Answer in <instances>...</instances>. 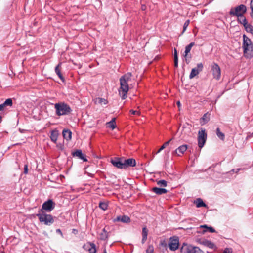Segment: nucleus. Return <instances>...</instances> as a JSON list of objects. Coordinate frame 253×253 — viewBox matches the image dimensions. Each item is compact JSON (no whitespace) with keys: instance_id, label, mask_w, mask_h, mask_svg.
<instances>
[{"instance_id":"49","label":"nucleus","mask_w":253,"mask_h":253,"mask_svg":"<svg viewBox=\"0 0 253 253\" xmlns=\"http://www.w3.org/2000/svg\"><path fill=\"white\" fill-rule=\"evenodd\" d=\"M141 8L142 10H145L146 9V6L145 5H142Z\"/></svg>"},{"instance_id":"13","label":"nucleus","mask_w":253,"mask_h":253,"mask_svg":"<svg viewBox=\"0 0 253 253\" xmlns=\"http://www.w3.org/2000/svg\"><path fill=\"white\" fill-rule=\"evenodd\" d=\"M83 249L88 251L89 253H96V248L94 243L88 242L83 246Z\"/></svg>"},{"instance_id":"50","label":"nucleus","mask_w":253,"mask_h":253,"mask_svg":"<svg viewBox=\"0 0 253 253\" xmlns=\"http://www.w3.org/2000/svg\"><path fill=\"white\" fill-rule=\"evenodd\" d=\"M177 105L178 106H180V102L179 101H177Z\"/></svg>"},{"instance_id":"40","label":"nucleus","mask_w":253,"mask_h":253,"mask_svg":"<svg viewBox=\"0 0 253 253\" xmlns=\"http://www.w3.org/2000/svg\"><path fill=\"white\" fill-rule=\"evenodd\" d=\"M129 112L130 113H131L132 114H133V115H138V116L140 115V112L139 111H135L133 110H130Z\"/></svg>"},{"instance_id":"3","label":"nucleus","mask_w":253,"mask_h":253,"mask_svg":"<svg viewBox=\"0 0 253 253\" xmlns=\"http://www.w3.org/2000/svg\"><path fill=\"white\" fill-rule=\"evenodd\" d=\"M56 114L58 116H65L71 113L72 110L71 107L64 102H60L54 104Z\"/></svg>"},{"instance_id":"44","label":"nucleus","mask_w":253,"mask_h":253,"mask_svg":"<svg viewBox=\"0 0 253 253\" xmlns=\"http://www.w3.org/2000/svg\"><path fill=\"white\" fill-rule=\"evenodd\" d=\"M251 9L252 10V13L253 15H251V16L253 17V0H252L251 1Z\"/></svg>"},{"instance_id":"19","label":"nucleus","mask_w":253,"mask_h":253,"mask_svg":"<svg viewBox=\"0 0 253 253\" xmlns=\"http://www.w3.org/2000/svg\"><path fill=\"white\" fill-rule=\"evenodd\" d=\"M187 149V145H182L178 147L174 151L175 153L177 156H180L183 154Z\"/></svg>"},{"instance_id":"37","label":"nucleus","mask_w":253,"mask_h":253,"mask_svg":"<svg viewBox=\"0 0 253 253\" xmlns=\"http://www.w3.org/2000/svg\"><path fill=\"white\" fill-rule=\"evenodd\" d=\"M193 253H205L204 251L201 250L199 247L194 246Z\"/></svg>"},{"instance_id":"23","label":"nucleus","mask_w":253,"mask_h":253,"mask_svg":"<svg viewBox=\"0 0 253 253\" xmlns=\"http://www.w3.org/2000/svg\"><path fill=\"white\" fill-rule=\"evenodd\" d=\"M62 134L64 139L67 140H70L72 138V132L67 129V130H63L62 132Z\"/></svg>"},{"instance_id":"47","label":"nucleus","mask_w":253,"mask_h":253,"mask_svg":"<svg viewBox=\"0 0 253 253\" xmlns=\"http://www.w3.org/2000/svg\"><path fill=\"white\" fill-rule=\"evenodd\" d=\"M195 45V42H191L189 44H188V45L189 46H190L191 48L192 47Z\"/></svg>"},{"instance_id":"39","label":"nucleus","mask_w":253,"mask_h":253,"mask_svg":"<svg viewBox=\"0 0 253 253\" xmlns=\"http://www.w3.org/2000/svg\"><path fill=\"white\" fill-rule=\"evenodd\" d=\"M189 23H190V20H187L185 22V23H184V25H183V32H184L186 30V29L187 27L188 26V25H189Z\"/></svg>"},{"instance_id":"12","label":"nucleus","mask_w":253,"mask_h":253,"mask_svg":"<svg viewBox=\"0 0 253 253\" xmlns=\"http://www.w3.org/2000/svg\"><path fill=\"white\" fill-rule=\"evenodd\" d=\"M203 68V65L202 63L197 64V67L193 68L189 75L190 79H192L197 75L200 72L202 71Z\"/></svg>"},{"instance_id":"16","label":"nucleus","mask_w":253,"mask_h":253,"mask_svg":"<svg viewBox=\"0 0 253 253\" xmlns=\"http://www.w3.org/2000/svg\"><path fill=\"white\" fill-rule=\"evenodd\" d=\"M114 222H121L123 223H129L130 222V218L127 215H120L113 219Z\"/></svg>"},{"instance_id":"43","label":"nucleus","mask_w":253,"mask_h":253,"mask_svg":"<svg viewBox=\"0 0 253 253\" xmlns=\"http://www.w3.org/2000/svg\"><path fill=\"white\" fill-rule=\"evenodd\" d=\"M28 166H27V165H25L24 168V173L25 174H27L28 173Z\"/></svg>"},{"instance_id":"32","label":"nucleus","mask_w":253,"mask_h":253,"mask_svg":"<svg viewBox=\"0 0 253 253\" xmlns=\"http://www.w3.org/2000/svg\"><path fill=\"white\" fill-rule=\"evenodd\" d=\"M201 228H205L207 229V231L211 233H214L215 232V229L212 227H208L206 225H201L200 226ZM207 230H204V232H206Z\"/></svg>"},{"instance_id":"28","label":"nucleus","mask_w":253,"mask_h":253,"mask_svg":"<svg viewBox=\"0 0 253 253\" xmlns=\"http://www.w3.org/2000/svg\"><path fill=\"white\" fill-rule=\"evenodd\" d=\"M58 136V132L56 130H52L51 132L50 139L54 142H56Z\"/></svg>"},{"instance_id":"20","label":"nucleus","mask_w":253,"mask_h":253,"mask_svg":"<svg viewBox=\"0 0 253 253\" xmlns=\"http://www.w3.org/2000/svg\"><path fill=\"white\" fill-rule=\"evenodd\" d=\"M12 99H7L3 103L0 104V111H3L6 106H12Z\"/></svg>"},{"instance_id":"24","label":"nucleus","mask_w":253,"mask_h":253,"mask_svg":"<svg viewBox=\"0 0 253 253\" xmlns=\"http://www.w3.org/2000/svg\"><path fill=\"white\" fill-rule=\"evenodd\" d=\"M194 203L196 205L197 208L207 207L206 204L203 202L202 199L200 198L196 199L194 201Z\"/></svg>"},{"instance_id":"9","label":"nucleus","mask_w":253,"mask_h":253,"mask_svg":"<svg viewBox=\"0 0 253 253\" xmlns=\"http://www.w3.org/2000/svg\"><path fill=\"white\" fill-rule=\"evenodd\" d=\"M55 203L51 199L48 200L47 201L44 202L42 205V209L40 211L42 212V210L46 211H51L55 208Z\"/></svg>"},{"instance_id":"10","label":"nucleus","mask_w":253,"mask_h":253,"mask_svg":"<svg viewBox=\"0 0 253 253\" xmlns=\"http://www.w3.org/2000/svg\"><path fill=\"white\" fill-rule=\"evenodd\" d=\"M110 162L114 167L118 169H124L123 158L115 157L111 160Z\"/></svg>"},{"instance_id":"26","label":"nucleus","mask_w":253,"mask_h":253,"mask_svg":"<svg viewBox=\"0 0 253 253\" xmlns=\"http://www.w3.org/2000/svg\"><path fill=\"white\" fill-rule=\"evenodd\" d=\"M237 18L238 22L240 24L243 25L244 28L249 24L246 18L244 16V15L242 16L238 17Z\"/></svg>"},{"instance_id":"7","label":"nucleus","mask_w":253,"mask_h":253,"mask_svg":"<svg viewBox=\"0 0 253 253\" xmlns=\"http://www.w3.org/2000/svg\"><path fill=\"white\" fill-rule=\"evenodd\" d=\"M207 135L206 133L205 130H201L199 131L198 132V146L200 148H202L207 140Z\"/></svg>"},{"instance_id":"34","label":"nucleus","mask_w":253,"mask_h":253,"mask_svg":"<svg viewBox=\"0 0 253 253\" xmlns=\"http://www.w3.org/2000/svg\"><path fill=\"white\" fill-rule=\"evenodd\" d=\"M157 184L161 187H166L167 186V182L165 180L157 181Z\"/></svg>"},{"instance_id":"33","label":"nucleus","mask_w":253,"mask_h":253,"mask_svg":"<svg viewBox=\"0 0 253 253\" xmlns=\"http://www.w3.org/2000/svg\"><path fill=\"white\" fill-rule=\"evenodd\" d=\"M99 207L104 211H105L108 208V204L106 202H100L99 204Z\"/></svg>"},{"instance_id":"45","label":"nucleus","mask_w":253,"mask_h":253,"mask_svg":"<svg viewBox=\"0 0 253 253\" xmlns=\"http://www.w3.org/2000/svg\"><path fill=\"white\" fill-rule=\"evenodd\" d=\"M56 232L57 233L59 234L62 237H63V234L61 230L60 229H56Z\"/></svg>"},{"instance_id":"6","label":"nucleus","mask_w":253,"mask_h":253,"mask_svg":"<svg viewBox=\"0 0 253 253\" xmlns=\"http://www.w3.org/2000/svg\"><path fill=\"white\" fill-rule=\"evenodd\" d=\"M211 72L213 78L219 80L221 77V69L219 65L216 63H213L211 65Z\"/></svg>"},{"instance_id":"5","label":"nucleus","mask_w":253,"mask_h":253,"mask_svg":"<svg viewBox=\"0 0 253 253\" xmlns=\"http://www.w3.org/2000/svg\"><path fill=\"white\" fill-rule=\"evenodd\" d=\"M247 12V7L244 4H240L235 7H232L229 11L230 15L232 16H242Z\"/></svg>"},{"instance_id":"54","label":"nucleus","mask_w":253,"mask_h":253,"mask_svg":"<svg viewBox=\"0 0 253 253\" xmlns=\"http://www.w3.org/2000/svg\"><path fill=\"white\" fill-rule=\"evenodd\" d=\"M252 135H253V133H252Z\"/></svg>"},{"instance_id":"18","label":"nucleus","mask_w":253,"mask_h":253,"mask_svg":"<svg viewBox=\"0 0 253 253\" xmlns=\"http://www.w3.org/2000/svg\"><path fill=\"white\" fill-rule=\"evenodd\" d=\"M73 156H76L79 159L82 160L84 162H87V159L86 158L85 156L84 155L81 150H77L76 151L72 153Z\"/></svg>"},{"instance_id":"8","label":"nucleus","mask_w":253,"mask_h":253,"mask_svg":"<svg viewBox=\"0 0 253 253\" xmlns=\"http://www.w3.org/2000/svg\"><path fill=\"white\" fill-rule=\"evenodd\" d=\"M169 249L174 251L176 250L179 247V238L177 236L170 237L168 244Z\"/></svg>"},{"instance_id":"30","label":"nucleus","mask_w":253,"mask_h":253,"mask_svg":"<svg viewBox=\"0 0 253 253\" xmlns=\"http://www.w3.org/2000/svg\"><path fill=\"white\" fill-rule=\"evenodd\" d=\"M172 139H170L166 142L164 143L163 145L160 147V148L156 152L155 154H157L165 149L170 143Z\"/></svg>"},{"instance_id":"42","label":"nucleus","mask_w":253,"mask_h":253,"mask_svg":"<svg viewBox=\"0 0 253 253\" xmlns=\"http://www.w3.org/2000/svg\"><path fill=\"white\" fill-rule=\"evenodd\" d=\"M174 67L177 68L178 66V59H174Z\"/></svg>"},{"instance_id":"35","label":"nucleus","mask_w":253,"mask_h":253,"mask_svg":"<svg viewBox=\"0 0 253 253\" xmlns=\"http://www.w3.org/2000/svg\"><path fill=\"white\" fill-rule=\"evenodd\" d=\"M245 29L248 32H250L253 35V26L252 25L249 24L245 27Z\"/></svg>"},{"instance_id":"17","label":"nucleus","mask_w":253,"mask_h":253,"mask_svg":"<svg viewBox=\"0 0 253 253\" xmlns=\"http://www.w3.org/2000/svg\"><path fill=\"white\" fill-rule=\"evenodd\" d=\"M62 63H59L55 67V72L57 75L59 77V78L60 79V80L63 82H65V78L61 74V65Z\"/></svg>"},{"instance_id":"29","label":"nucleus","mask_w":253,"mask_h":253,"mask_svg":"<svg viewBox=\"0 0 253 253\" xmlns=\"http://www.w3.org/2000/svg\"><path fill=\"white\" fill-rule=\"evenodd\" d=\"M142 243L143 244H144L147 240V235H148V230L146 227H144L142 228Z\"/></svg>"},{"instance_id":"25","label":"nucleus","mask_w":253,"mask_h":253,"mask_svg":"<svg viewBox=\"0 0 253 253\" xmlns=\"http://www.w3.org/2000/svg\"><path fill=\"white\" fill-rule=\"evenodd\" d=\"M109 233L106 230L105 228H103L102 232L99 234V238L101 240L105 241L108 238Z\"/></svg>"},{"instance_id":"48","label":"nucleus","mask_w":253,"mask_h":253,"mask_svg":"<svg viewBox=\"0 0 253 253\" xmlns=\"http://www.w3.org/2000/svg\"><path fill=\"white\" fill-rule=\"evenodd\" d=\"M77 232H78V231H77V230H76V229H73V230H72V232H73V233H75V234H76V233H77Z\"/></svg>"},{"instance_id":"2","label":"nucleus","mask_w":253,"mask_h":253,"mask_svg":"<svg viewBox=\"0 0 253 253\" xmlns=\"http://www.w3.org/2000/svg\"><path fill=\"white\" fill-rule=\"evenodd\" d=\"M243 42L242 47L246 57L251 58L253 56V43L246 35L243 36Z\"/></svg>"},{"instance_id":"36","label":"nucleus","mask_w":253,"mask_h":253,"mask_svg":"<svg viewBox=\"0 0 253 253\" xmlns=\"http://www.w3.org/2000/svg\"><path fill=\"white\" fill-rule=\"evenodd\" d=\"M191 49V48L188 45H187L186 47H185V52H184V57H186L188 53L190 52V50Z\"/></svg>"},{"instance_id":"21","label":"nucleus","mask_w":253,"mask_h":253,"mask_svg":"<svg viewBox=\"0 0 253 253\" xmlns=\"http://www.w3.org/2000/svg\"><path fill=\"white\" fill-rule=\"evenodd\" d=\"M211 114L209 112L205 113L202 117L200 119V123L203 125L208 123L210 120Z\"/></svg>"},{"instance_id":"52","label":"nucleus","mask_w":253,"mask_h":253,"mask_svg":"<svg viewBox=\"0 0 253 253\" xmlns=\"http://www.w3.org/2000/svg\"><path fill=\"white\" fill-rule=\"evenodd\" d=\"M103 253H107L106 250L105 249L104 250Z\"/></svg>"},{"instance_id":"11","label":"nucleus","mask_w":253,"mask_h":253,"mask_svg":"<svg viewBox=\"0 0 253 253\" xmlns=\"http://www.w3.org/2000/svg\"><path fill=\"white\" fill-rule=\"evenodd\" d=\"M198 242L203 246L207 247L214 250H216L217 249L216 245L213 243L209 240L200 239L198 240Z\"/></svg>"},{"instance_id":"31","label":"nucleus","mask_w":253,"mask_h":253,"mask_svg":"<svg viewBox=\"0 0 253 253\" xmlns=\"http://www.w3.org/2000/svg\"><path fill=\"white\" fill-rule=\"evenodd\" d=\"M216 135L221 140H223L224 139L225 135L224 133L220 131L218 127L216 129Z\"/></svg>"},{"instance_id":"41","label":"nucleus","mask_w":253,"mask_h":253,"mask_svg":"<svg viewBox=\"0 0 253 253\" xmlns=\"http://www.w3.org/2000/svg\"><path fill=\"white\" fill-rule=\"evenodd\" d=\"M224 253H232V249L230 248H226L224 250Z\"/></svg>"},{"instance_id":"51","label":"nucleus","mask_w":253,"mask_h":253,"mask_svg":"<svg viewBox=\"0 0 253 253\" xmlns=\"http://www.w3.org/2000/svg\"><path fill=\"white\" fill-rule=\"evenodd\" d=\"M2 121V117L1 116H0V123Z\"/></svg>"},{"instance_id":"53","label":"nucleus","mask_w":253,"mask_h":253,"mask_svg":"<svg viewBox=\"0 0 253 253\" xmlns=\"http://www.w3.org/2000/svg\"><path fill=\"white\" fill-rule=\"evenodd\" d=\"M186 62L187 63H189V62H188V61H187V60L186 59Z\"/></svg>"},{"instance_id":"15","label":"nucleus","mask_w":253,"mask_h":253,"mask_svg":"<svg viewBox=\"0 0 253 253\" xmlns=\"http://www.w3.org/2000/svg\"><path fill=\"white\" fill-rule=\"evenodd\" d=\"M124 169L128 167H133L136 165L135 160L133 158H129L128 159H125L123 158Z\"/></svg>"},{"instance_id":"4","label":"nucleus","mask_w":253,"mask_h":253,"mask_svg":"<svg viewBox=\"0 0 253 253\" xmlns=\"http://www.w3.org/2000/svg\"><path fill=\"white\" fill-rule=\"evenodd\" d=\"M36 216L38 217L40 222L43 223L46 225L50 226L54 222V218L51 214H46L43 211L41 212L39 211Z\"/></svg>"},{"instance_id":"22","label":"nucleus","mask_w":253,"mask_h":253,"mask_svg":"<svg viewBox=\"0 0 253 253\" xmlns=\"http://www.w3.org/2000/svg\"><path fill=\"white\" fill-rule=\"evenodd\" d=\"M152 191L158 195H162L167 193L168 190L165 188L154 187L152 189Z\"/></svg>"},{"instance_id":"27","label":"nucleus","mask_w":253,"mask_h":253,"mask_svg":"<svg viewBox=\"0 0 253 253\" xmlns=\"http://www.w3.org/2000/svg\"><path fill=\"white\" fill-rule=\"evenodd\" d=\"M115 120V118H112L110 122L106 123L107 126L111 128L112 130L114 129L116 127Z\"/></svg>"},{"instance_id":"1","label":"nucleus","mask_w":253,"mask_h":253,"mask_svg":"<svg viewBox=\"0 0 253 253\" xmlns=\"http://www.w3.org/2000/svg\"><path fill=\"white\" fill-rule=\"evenodd\" d=\"M131 77V73L128 72L122 76L120 79L121 86L119 91L122 99H125L126 97L129 90L128 82L130 80Z\"/></svg>"},{"instance_id":"14","label":"nucleus","mask_w":253,"mask_h":253,"mask_svg":"<svg viewBox=\"0 0 253 253\" xmlns=\"http://www.w3.org/2000/svg\"><path fill=\"white\" fill-rule=\"evenodd\" d=\"M194 246L183 243L180 248L181 253H193Z\"/></svg>"},{"instance_id":"38","label":"nucleus","mask_w":253,"mask_h":253,"mask_svg":"<svg viewBox=\"0 0 253 253\" xmlns=\"http://www.w3.org/2000/svg\"><path fill=\"white\" fill-rule=\"evenodd\" d=\"M98 100H99V103L101 104L106 105L108 103V101L107 100H106L104 98H98Z\"/></svg>"},{"instance_id":"46","label":"nucleus","mask_w":253,"mask_h":253,"mask_svg":"<svg viewBox=\"0 0 253 253\" xmlns=\"http://www.w3.org/2000/svg\"><path fill=\"white\" fill-rule=\"evenodd\" d=\"M178 58V55L176 49H174V59Z\"/></svg>"}]
</instances>
